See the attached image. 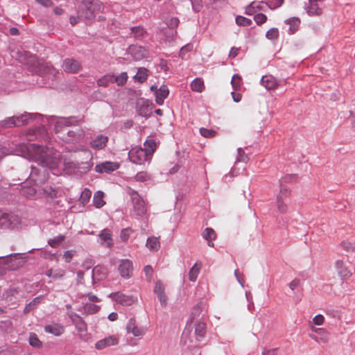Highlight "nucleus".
Listing matches in <instances>:
<instances>
[{
	"label": "nucleus",
	"instance_id": "nucleus-3",
	"mask_svg": "<svg viewBox=\"0 0 355 355\" xmlns=\"http://www.w3.org/2000/svg\"><path fill=\"white\" fill-rule=\"evenodd\" d=\"M102 8L103 4L99 0H83L80 12L85 19H92Z\"/></svg>",
	"mask_w": 355,
	"mask_h": 355
},
{
	"label": "nucleus",
	"instance_id": "nucleus-28",
	"mask_svg": "<svg viewBox=\"0 0 355 355\" xmlns=\"http://www.w3.org/2000/svg\"><path fill=\"white\" fill-rule=\"evenodd\" d=\"M146 248L151 252H156L160 248L159 237L150 236L147 239Z\"/></svg>",
	"mask_w": 355,
	"mask_h": 355
},
{
	"label": "nucleus",
	"instance_id": "nucleus-20",
	"mask_svg": "<svg viewBox=\"0 0 355 355\" xmlns=\"http://www.w3.org/2000/svg\"><path fill=\"white\" fill-rule=\"evenodd\" d=\"M28 181L21 187V193L28 198H40L38 187L33 184L31 187H27Z\"/></svg>",
	"mask_w": 355,
	"mask_h": 355
},
{
	"label": "nucleus",
	"instance_id": "nucleus-30",
	"mask_svg": "<svg viewBox=\"0 0 355 355\" xmlns=\"http://www.w3.org/2000/svg\"><path fill=\"white\" fill-rule=\"evenodd\" d=\"M100 239L106 243L107 247H111L113 245L112 239V234L110 230L104 229L99 234Z\"/></svg>",
	"mask_w": 355,
	"mask_h": 355
},
{
	"label": "nucleus",
	"instance_id": "nucleus-52",
	"mask_svg": "<svg viewBox=\"0 0 355 355\" xmlns=\"http://www.w3.org/2000/svg\"><path fill=\"white\" fill-rule=\"evenodd\" d=\"M283 2L284 0H268V2L266 3V5L270 9L274 10L280 7Z\"/></svg>",
	"mask_w": 355,
	"mask_h": 355
},
{
	"label": "nucleus",
	"instance_id": "nucleus-40",
	"mask_svg": "<svg viewBox=\"0 0 355 355\" xmlns=\"http://www.w3.org/2000/svg\"><path fill=\"white\" fill-rule=\"evenodd\" d=\"M206 333V324L202 322H199L195 326V334L196 337L202 338Z\"/></svg>",
	"mask_w": 355,
	"mask_h": 355
},
{
	"label": "nucleus",
	"instance_id": "nucleus-63",
	"mask_svg": "<svg viewBox=\"0 0 355 355\" xmlns=\"http://www.w3.org/2000/svg\"><path fill=\"white\" fill-rule=\"evenodd\" d=\"M130 230L129 228L123 230L120 234L121 239L124 241H127L130 237Z\"/></svg>",
	"mask_w": 355,
	"mask_h": 355
},
{
	"label": "nucleus",
	"instance_id": "nucleus-27",
	"mask_svg": "<svg viewBox=\"0 0 355 355\" xmlns=\"http://www.w3.org/2000/svg\"><path fill=\"white\" fill-rule=\"evenodd\" d=\"M45 332L59 336L64 332V328L58 324H51L44 327Z\"/></svg>",
	"mask_w": 355,
	"mask_h": 355
},
{
	"label": "nucleus",
	"instance_id": "nucleus-55",
	"mask_svg": "<svg viewBox=\"0 0 355 355\" xmlns=\"http://www.w3.org/2000/svg\"><path fill=\"white\" fill-rule=\"evenodd\" d=\"M254 20L257 25H261L266 21L267 16L263 13H258L254 16Z\"/></svg>",
	"mask_w": 355,
	"mask_h": 355
},
{
	"label": "nucleus",
	"instance_id": "nucleus-7",
	"mask_svg": "<svg viewBox=\"0 0 355 355\" xmlns=\"http://www.w3.org/2000/svg\"><path fill=\"white\" fill-rule=\"evenodd\" d=\"M109 297L123 306H130L137 300V298L133 295H128L119 292L112 293Z\"/></svg>",
	"mask_w": 355,
	"mask_h": 355
},
{
	"label": "nucleus",
	"instance_id": "nucleus-47",
	"mask_svg": "<svg viewBox=\"0 0 355 355\" xmlns=\"http://www.w3.org/2000/svg\"><path fill=\"white\" fill-rule=\"evenodd\" d=\"M236 23L239 26H249L252 24V20L243 16L236 17Z\"/></svg>",
	"mask_w": 355,
	"mask_h": 355
},
{
	"label": "nucleus",
	"instance_id": "nucleus-31",
	"mask_svg": "<svg viewBox=\"0 0 355 355\" xmlns=\"http://www.w3.org/2000/svg\"><path fill=\"white\" fill-rule=\"evenodd\" d=\"M17 122V116H10V117H7L5 119L0 121V126L3 128L18 127Z\"/></svg>",
	"mask_w": 355,
	"mask_h": 355
},
{
	"label": "nucleus",
	"instance_id": "nucleus-25",
	"mask_svg": "<svg viewBox=\"0 0 355 355\" xmlns=\"http://www.w3.org/2000/svg\"><path fill=\"white\" fill-rule=\"evenodd\" d=\"M335 266L338 274L341 278H347L352 275L351 271L344 266L343 261L337 260L335 263Z\"/></svg>",
	"mask_w": 355,
	"mask_h": 355
},
{
	"label": "nucleus",
	"instance_id": "nucleus-39",
	"mask_svg": "<svg viewBox=\"0 0 355 355\" xmlns=\"http://www.w3.org/2000/svg\"><path fill=\"white\" fill-rule=\"evenodd\" d=\"M176 34V31L173 29H166L164 30L162 33V36L160 38L162 40H165L166 42H171L174 40L175 36Z\"/></svg>",
	"mask_w": 355,
	"mask_h": 355
},
{
	"label": "nucleus",
	"instance_id": "nucleus-48",
	"mask_svg": "<svg viewBox=\"0 0 355 355\" xmlns=\"http://www.w3.org/2000/svg\"><path fill=\"white\" fill-rule=\"evenodd\" d=\"M266 37L270 40H277L279 37V30L277 28H271L266 32Z\"/></svg>",
	"mask_w": 355,
	"mask_h": 355
},
{
	"label": "nucleus",
	"instance_id": "nucleus-6",
	"mask_svg": "<svg viewBox=\"0 0 355 355\" xmlns=\"http://www.w3.org/2000/svg\"><path fill=\"white\" fill-rule=\"evenodd\" d=\"M154 108L152 102L144 98L137 100L136 103V110L137 114L143 117L148 118L150 116Z\"/></svg>",
	"mask_w": 355,
	"mask_h": 355
},
{
	"label": "nucleus",
	"instance_id": "nucleus-23",
	"mask_svg": "<svg viewBox=\"0 0 355 355\" xmlns=\"http://www.w3.org/2000/svg\"><path fill=\"white\" fill-rule=\"evenodd\" d=\"M83 153L86 157L87 161L82 162L81 163H77V166L76 167L77 168H83L85 171H87L93 166L92 155L90 150L87 149H84Z\"/></svg>",
	"mask_w": 355,
	"mask_h": 355
},
{
	"label": "nucleus",
	"instance_id": "nucleus-4",
	"mask_svg": "<svg viewBox=\"0 0 355 355\" xmlns=\"http://www.w3.org/2000/svg\"><path fill=\"white\" fill-rule=\"evenodd\" d=\"M20 224L19 217L12 213L0 212V227L5 230L18 228Z\"/></svg>",
	"mask_w": 355,
	"mask_h": 355
},
{
	"label": "nucleus",
	"instance_id": "nucleus-10",
	"mask_svg": "<svg viewBox=\"0 0 355 355\" xmlns=\"http://www.w3.org/2000/svg\"><path fill=\"white\" fill-rule=\"evenodd\" d=\"M290 195V190L285 186L281 185L279 194L277 196V209L282 214L287 211V205L284 202V198Z\"/></svg>",
	"mask_w": 355,
	"mask_h": 355
},
{
	"label": "nucleus",
	"instance_id": "nucleus-2",
	"mask_svg": "<svg viewBox=\"0 0 355 355\" xmlns=\"http://www.w3.org/2000/svg\"><path fill=\"white\" fill-rule=\"evenodd\" d=\"M52 119L55 131L59 134L58 137L64 141L77 142L83 137L84 131L79 125L82 119H78L76 116L68 118L52 116Z\"/></svg>",
	"mask_w": 355,
	"mask_h": 355
},
{
	"label": "nucleus",
	"instance_id": "nucleus-22",
	"mask_svg": "<svg viewBox=\"0 0 355 355\" xmlns=\"http://www.w3.org/2000/svg\"><path fill=\"white\" fill-rule=\"evenodd\" d=\"M169 94V90L167 86L162 85L158 89L156 90L155 93V101L159 105H162L164 103V99H166Z\"/></svg>",
	"mask_w": 355,
	"mask_h": 355
},
{
	"label": "nucleus",
	"instance_id": "nucleus-18",
	"mask_svg": "<svg viewBox=\"0 0 355 355\" xmlns=\"http://www.w3.org/2000/svg\"><path fill=\"white\" fill-rule=\"evenodd\" d=\"M17 119L18 126H21L30 123L37 118L41 117L42 115L38 113L25 112L19 116H16Z\"/></svg>",
	"mask_w": 355,
	"mask_h": 355
},
{
	"label": "nucleus",
	"instance_id": "nucleus-1",
	"mask_svg": "<svg viewBox=\"0 0 355 355\" xmlns=\"http://www.w3.org/2000/svg\"><path fill=\"white\" fill-rule=\"evenodd\" d=\"M28 153L37 166H31V174L28 178V184H33L37 187L44 184L48 179L46 168L55 169L60 162L59 152L53 148L42 146L37 144H30L27 146Z\"/></svg>",
	"mask_w": 355,
	"mask_h": 355
},
{
	"label": "nucleus",
	"instance_id": "nucleus-32",
	"mask_svg": "<svg viewBox=\"0 0 355 355\" xmlns=\"http://www.w3.org/2000/svg\"><path fill=\"white\" fill-rule=\"evenodd\" d=\"M286 24L289 25L288 33L293 34L297 30L300 25V20L298 18L292 17L286 20Z\"/></svg>",
	"mask_w": 355,
	"mask_h": 355
},
{
	"label": "nucleus",
	"instance_id": "nucleus-41",
	"mask_svg": "<svg viewBox=\"0 0 355 355\" xmlns=\"http://www.w3.org/2000/svg\"><path fill=\"white\" fill-rule=\"evenodd\" d=\"M135 78L139 83H144L148 78V71L146 68H139Z\"/></svg>",
	"mask_w": 355,
	"mask_h": 355
},
{
	"label": "nucleus",
	"instance_id": "nucleus-45",
	"mask_svg": "<svg viewBox=\"0 0 355 355\" xmlns=\"http://www.w3.org/2000/svg\"><path fill=\"white\" fill-rule=\"evenodd\" d=\"M0 330L3 332L10 333L12 330V322L10 320L0 322Z\"/></svg>",
	"mask_w": 355,
	"mask_h": 355
},
{
	"label": "nucleus",
	"instance_id": "nucleus-51",
	"mask_svg": "<svg viewBox=\"0 0 355 355\" xmlns=\"http://www.w3.org/2000/svg\"><path fill=\"white\" fill-rule=\"evenodd\" d=\"M29 344L34 347H40L42 345L41 341L38 339L35 334H30Z\"/></svg>",
	"mask_w": 355,
	"mask_h": 355
},
{
	"label": "nucleus",
	"instance_id": "nucleus-54",
	"mask_svg": "<svg viewBox=\"0 0 355 355\" xmlns=\"http://www.w3.org/2000/svg\"><path fill=\"white\" fill-rule=\"evenodd\" d=\"M200 133L202 137L206 138L213 137L216 135L215 131L205 128H201L200 129Z\"/></svg>",
	"mask_w": 355,
	"mask_h": 355
},
{
	"label": "nucleus",
	"instance_id": "nucleus-16",
	"mask_svg": "<svg viewBox=\"0 0 355 355\" xmlns=\"http://www.w3.org/2000/svg\"><path fill=\"white\" fill-rule=\"evenodd\" d=\"M119 165L116 162H105L101 164H97L95 166V171L99 173H109L118 169Z\"/></svg>",
	"mask_w": 355,
	"mask_h": 355
},
{
	"label": "nucleus",
	"instance_id": "nucleus-59",
	"mask_svg": "<svg viewBox=\"0 0 355 355\" xmlns=\"http://www.w3.org/2000/svg\"><path fill=\"white\" fill-rule=\"evenodd\" d=\"M201 312V304H197L193 307V311L190 316V322H192L196 315H199Z\"/></svg>",
	"mask_w": 355,
	"mask_h": 355
},
{
	"label": "nucleus",
	"instance_id": "nucleus-14",
	"mask_svg": "<svg viewBox=\"0 0 355 355\" xmlns=\"http://www.w3.org/2000/svg\"><path fill=\"white\" fill-rule=\"evenodd\" d=\"M119 343V338L114 336H109L98 341L95 344V348L98 350H102L106 347L116 345Z\"/></svg>",
	"mask_w": 355,
	"mask_h": 355
},
{
	"label": "nucleus",
	"instance_id": "nucleus-38",
	"mask_svg": "<svg viewBox=\"0 0 355 355\" xmlns=\"http://www.w3.org/2000/svg\"><path fill=\"white\" fill-rule=\"evenodd\" d=\"M110 83H114V75L106 74L97 80L98 87H107Z\"/></svg>",
	"mask_w": 355,
	"mask_h": 355
},
{
	"label": "nucleus",
	"instance_id": "nucleus-57",
	"mask_svg": "<svg viewBox=\"0 0 355 355\" xmlns=\"http://www.w3.org/2000/svg\"><path fill=\"white\" fill-rule=\"evenodd\" d=\"M144 273H145V275L146 277V280L148 282H150L153 279V268L149 265L146 266L144 267Z\"/></svg>",
	"mask_w": 355,
	"mask_h": 355
},
{
	"label": "nucleus",
	"instance_id": "nucleus-17",
	"mask_svg": "<svg viewBox=\"0 0 355 355\" xmlns=\"http://www.w3.org/2000/svg\"><path fill=\"white\" fill-rule=\"evenodd\" d=\"M107 270L101 266H95L92 271V278L93 284H96L106 278Z\"/></svg>",
	"mask_w": 355,
	"mask_h": 355
},
{
	"label": "nucleus",
	"instance_id": "nucleus-11",
	"mask_svg": "<svg viewBox=\"0 0 355 355\" xmlns=\"http://www.w3.org/2000/svg\"><path fill=\"white\" fill-rule=\"evenodd\" d=\"M121 277L129 279L132 276L133 270L132 262L129 259H122L118 267Z\"/></svg>",
	"mask_w": 355,
	"mask_h": 355
},
{
	"label": "nucleus",
	"instance_id": "nucleus-19",
	"mask_svg": "<svg viewBox=\"0 0 355 355\" xmlns=\"http://www.w3.org/2000/svg\"><path fill=\"white\" fill-rule=\"evenodd\" d=\"M154 293L157 295V297L162 306H164L167 302V297L165 295V288L161 282L158 281L155 283Z\"/></svg>",
	"mask_w": 355,
	"mask_h": 355
},
{
	"label": "nucleus",
	"instance_id": "nucleus-60",
	"mask_svg": "<svg viewBox=\"0 0 355 355\" xmlns=\"http://www.w3.org/2000/svg\"><path fill=\"white\" fill-rule=\"evenodd\" d=\"M240 80L241 78L237 74H234L232 78L231 83L232 85L233 88L236 89L240 87Z\"/></svg>",
	"mask_w": 355,
	"mask_h": 355
},
{
	"label": "nucleus",
	"instance_id": "nucleus-33",
	"mask_svg": "<svg viewBox=\"0 0 355 355\" xmlns=\"http://www.w3.org/2000/svg\"><path fill=\"white\" fill-rule=\"evenodd\" d=\"M191 89L193 92H202L205 89L203 80L200 78H195L191 83Z\"/></svg>",
	"mask_w": 355,
	"mask_h": 355
},
{
	"label": "nucleus",
	"instance_id": "nucleus-43",
	"mask_svg": "<svg viewBox=\"0 0 355 355\" xmlns=\"http://www.w3.org/2000/svg\"><path fill=\"white\" fill-rule=\"evenodd\" d=\"M130 30L131 33L133 34L134 37L138 40L143 38L146 33L144 28L141 26L132 27Z\"/></svg>",
	"mask_w": 355,
	"mask_h": 355
},
{
	"label": "nucleus",
	"instance_id": "nucleus-35",
	"mask_svg": "<svg viewBox=\"0 0 355 355\" xmlns=\"http://www.w3.org/2000/svg\"><path fill=\"white\" fill-rule=\"evenodd\" d=\"M311 329L313 332L317 334L318 336H320L321 342L324 343L328 342V333L324 329L311 326Z\"/></svg>",
	"mask_w": 355,
	"mask_h": 355
},
{
	"label": "nucleus",
	"instance_id": "nucleus-56",
	"mask_svg": "<svg viewBox=\"0 0 355 355\" xmlns=\"http://www.w3.org/2000/svg\"><path fill=\"white\" fill-rule=\"evenodd\" d=\"M180 23L179 19L178 17H172L168 21L166 22V25L169 28V29H174L178 27Z\"/></svg>",
	"mask_w": 355,
	"mask_h": 355
},
{
	"label": "nucleus",
	"instance_id": "nucleus-58",
	"mask_svg": "<svg viewBox=\"0 0 355 355\" xmlns=\"http://www.w3.org/2000/svg\"><path fill=\"white\" fill-rule=\"evenodd\" d=\"M135 179L139 182H146L149 179V176L146 172H139L135 175Z\"/></svg>",
	"mask_w": 355,
	"mask_h": 355
},
{
	"label": "nucleus",
	"instance_id": "nucleus-50",
	"mask_svg": "<svg viewBox=\"0 0 355 355\" xmlns=\"http://www.w3.org/2000/svg\"><path fill=\"white\" fill-rule=\"evenodd\" d=\"M340 245L347 252L355 251V243L344 241L341 242Z\"/></svg>",
	"mask_w": 355,
	"mask_h": 355
},
{
	"label": "nucleus",
	"instance_id": "nucleus-53",
	"mask_svg": "<svg viewBox=\"0 0 355 355\" xmlns=\"http://www.w3.org/2000/svg\"><path fill=\"white\" fill-rule=\"evenodd\" d=\"M288 287L293 292H295V291H298L301 287L300 280L296 278L294 279L289 283Z\"/></svg>",
	"mask_w": 355,
	"mask_h": 355
},
{
	"label": "nucleus",
	"instance_id": "nucleus-9",
	"mask_svg": "<svg viewBox=\"0 0 355 355\" xmlns=\"http://www.w3.org/2000/svg\"><path fill=\"white\" fill-rule=\"evenodd\" d=\"M322 0H308L305 5V10L309 16H320L322 10L321 8Z\"/></svg>",
	"mask_w": 355,
	"mask_h": 355
},
{
	"label": "nucleus",
	"instance_id": "nucleus-34",
	"mask_svg": "<svg viewBox=\"0 0 355 355\" xmlns=\"http://www.w3.org/2000/svg\"><path fill=\"white\" fill-rule=\"evenodd\" d=\"M201 268V264L196 263L189 270V279L191 282H196L198 274L200 272V270Z\"/></svg>",
	"mask_w": 355,
	"mask_h": 355
},
{
	"label": "nucleus",
	"instance_id": "nucleus-62",
	"mask_svg": "<svg viewBox=\"0 0 355 355\" xmlns=\"http://www.w3.org/2000/svg\"><path fill=\"white\" fill-rule=\"evenodd\" d=\"M324 318L321 314H318L313 318V322L315 325H322L324 322Z\"/></svg>",
	"mask_w": 355,
	"mask_h": 355
},
{
	"label": "nucleus",
	"instance_id": "nucleus-61",
	"mask_svg": "<svg viewBox=\"0 0 355 355\" xmlns=\"http://www.w3.org/2000/svg\"><path fill=\"white\" fill-rule=\"evenodd\" d=\"M192 49H193V45L191 44H187L186 45H184V46H182L180 49V55L181 57H183L185 53L191 51L192 50Z\"/></svg>",
	"mask_w": 355,
	"mask_h": 355
},
{
	"label": "nucleus",
	"instance_id": "nucleus-5",
	"mask_svg": "<svg viewBox=\"0 0 355 355\" xmlns=\"http://www.w3.org/2000/svg\"><path fill=\"white\" fill-rule=\"evenodd\" d=\"M128 158L132 163L136 164H142L145 162H149L151 159L145 151V149L140 146L132 148L128 153Z\"/></svg>",
	"mask_w": 355,
	"mask_h": 355
},
{
	"label": "nucleus",
	"instance_id": "nucleus-15",
	"mask_svg": "<svg viewBox=\"0 0 355 355\" xmlns=\"http://www.w3.org/2000/svg\"><path fill=\"white\" fill-rule=\"evenodd\" d=\"M131 198L132 200L135 211L138 216L144 215L146 211L144 200L141 198L140 196H139L138 193L135 191H133L131 194Z\"/></svg>",
	"mask_w": 355,
	"mask_h": 355
},
{
	"label": "nucleus",
	"instance_id": "nucleus-26",
	"mask_svg": "<svg viewBox=\"0 0 355 355\" xmlns=\"http://www.w3.org/2000/svg\"><path fill=\"white\" fill-rule=\"evenodd\" d=\"M40 197L46 196L51 198L56 196L55 190L50 185L45 182L44 184L42 185L41 187H38Z\"/></svg>",
	"mask_w": 355,
	"mask_h": 355
},
{
	"label": "nucleus",
	"instance_id": "nucleus-29",
	"mask_svg": "<svg viewBox=\"0 0 355 355\" xmlns=\"http://www.w3.org/2000/svg\"><path fill=\"white\" fill-rule=\"evenodd\" d=\"M216 236L215 231L209 227L206 228L202 233V237L207 241L208 245L211 248L214 246L213 240L216 239Z\"/></svg>",
	"mask_w": 355,
	"mask_h": 355
},
{
	"label": "nucleus",
	"instance_id": "nucleus-13",
	"mask_svg": "<svg viewBox=\"0 0 355 355\" xmlns=\"http://www.w3.org/2000/svg\"><path fill=\"white\" fill-rule=\"evenodd\" d=\"M62 68L67 73H75L80 71L81 64L75 59L66 58L63 61Z\"/></svg>",
	"mask_w": 355,
	"mask_h": 355
},
{
	"label": "nucleus",
	"instance_id": "nucleus-36",
	"mask_svg": "<svg viewBox=\"0 0 355 355\" xmlns=\"http://www.w3.org/2000/svg\"><path fill=\"white\" fill-rule=\"evenodd\" d=\"M103 196L104 193L103 191H98L94 193L93 203L96 208H101L105 205Z\"/></svg>",
	"mask_w": 355,
	"mask_h": 355
},
{
	"label": "nucleus",
	"instance_id": "nucleus-44",
	"mask_svg": "<svg viewBox=\"0 0 355 355\" xmlns=\"http://www.w3.org/2000/svg\"><path fill=\"white\" fill-rule=\"evenodd\" d=\"M128 79V75L126 72H122L119 75L114 76V82L116 83L119 86L124 85Z\"/></svg>",
	"mask_w": 355,
	"mask_h": 355
},
{
	"label": "nucleus",
	"instance_id": "nucleus-46",
	"mask_svg": "<svg viewBox=\"0 0 355 355\" xmlns=\"http://www.w3.org/2000/svg\"><path fill=\"white\" fill-rule=\"evenodd\" d=\"M100 309V306L98 305H96L92 303H86L84 305V311L89 314H94L98 312Z\"/></svg>",
	"mask_w": 355,
	"mask_h": 355
},
{
	"label": "nucleus",
	"instance_id": "nucleus-8",
	"mask_svg": "<svg viewBox=\"0 0 355 355\" xmlns=\"http://www.w3.org/2000/svg\"><path fill=\"white\" fill-rule=\"evenodd\" d=\"M128 53L130 54L135 60H141L148 56V51L144 47L137 45H130L128 49Z\"/></svg>",
	"mask_w": 355,
	"mask_h": 355
},
{
	"label": "nucleus",
	"instance_id": "nucleus-42",
	"mask_svg": "<svg viewBox=\"0 0 355 355\" xmlns=\"http://www.w3.org/2000/svg\"><path fill=\"white\" fill-rule=\"evenodd\" d=\"M249 160L248 156L245 153L244 150L241 148L237 149V155L236 157L235 164L239 162L247 163Z\"/></svg>",
	"mask_w": 355,
	"mask_h": 355
},
{
	"label": "nucleus",
	"instance_id": "nucleus-24",
	"mask_svg": "<svg viewBox=\"0 0 355 355\" xmlns=\"http://www.w3.org/2000/svg\"><path fill=\"white\" fill-rule=\"evenodd\" d=\"M261 84L267 89H273L277 86V81L272 75H266L262 76Z\"/></svg>",
	"mask_w": 355,
	"mask_h": 355
},
{
	"label": "nucleus",
	"instance_id": "nucleus-12",
	"mask_svg": "<svg viewBox=\"0 0 355 355\" xmlns=\"http://www.w3.org/2000/svg\"><path fill=\"white\" fill-rule=\"evenodd\" d=\"M126 331L128 334H132L135 337L143 336L146 332V328L138 327L134 318H130L126 324Z\"/></svg>",
	"mask_w": 355,
	"mask_h": 355
},
{
	"label": "nucleus",
	"instance_id": "nucleus-21",
	"mask_svg": "<svg viewBox=\"0 0 355 355\" xmlns=\"http://www.w3.org/2000/svg\"><path fill=\"white\" fill-rule=\"evenodd\" d=\"M107 141V137L99 135L91 141L90 145L95 150H101L105 148Z\"/></svg>",
	"mask_w": 355,
	"mask_h": 355
},
{
	"label": "nucleus",
	"instance_id": "nucleus-64",
	"mask_svg": "<svg viewBox=\"0 0 355 355\" xmlns=\"http://www.w3.org/2000/svg\"><path fill=\"white\" fill-rule=\"evenodd\" d=\"M255 10H263L265 3L263 1H253L251 3Z\"/></svg>",
	"mask_w": 355,
	"mask_h": 355
},
{
	"label": "nucleus",
	"instance_id": "nucleus-49",
	"mask_svg": "<svg viewBox=\"0 0 355 355\" xmlns=\"http://www.w3.org/2000/svg\"><path fill=\"white\" fill-rule=\"evenodd\" d=\"M92 196V191L89 189L85 188L81 193L80 200L83 204L87 203Z\"/></svg>",
	"mask_w": 355,
	"mask_h": 355
},
{
	"label": "nucleus",
	"instance_id": "nucleus-37",
	"mask_svg": "<svg viewBox=\"0 0 355 355\" xmlns=\"http://www.w3.org/2000/svg\"><path fill=\"white\" fill-rule=\"evenodd\" d=\"M145 151L151 158L152 155L156 149V143L153 139L146 140L144 144Z\"/></svg>",
	"mask_w": 355,
	"mask_h": 355
}]
</instances>
